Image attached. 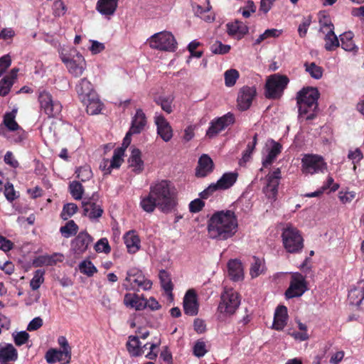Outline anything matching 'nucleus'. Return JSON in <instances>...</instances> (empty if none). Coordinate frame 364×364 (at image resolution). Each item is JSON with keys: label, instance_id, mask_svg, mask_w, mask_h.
<instances>
[{"label": "nucleus", "instance_id": "49530a36", "mask_svg": "<svg viewBox=\"0 0 364 364\" xmlns=\"http://www.w3.org/2000/svg\"><path fill=\"white\" fill-rule=\"evenodd\" d=\"M124 154V148H117L114 150L113 156L109 160L110 164L107 169L119 168L124 161L123 156Z\"/></svg>", "mask_w": 364, "mask_h": 364}, {"label": "nucleus", "instance_id": "79ce46f5", "mask_svg": "<svg viewBox=\"0 0 364 364\" xmlns=\"http://www.w3.org/2000/svg\"><path fill=\"white\" fill-rule=\"evenodd\" d=\"M202 43L198 40L195 39L190 42L187 46V50L190 53V56L186 59V63L189 64L192 58H200L203 54V51L198 50Z\"/></svg>", "mask_w": 364, "mask_h": 364}, {"label": "nucleus", "instance_id": "1a4fd4ad", "mask_svg": "<svg viewBox=\"0 0 364 364\" xmlns=\"http://www.w3.org/2000/svg\"><path fill=\"white\" fill-rule=\"evenodd\" d=\"M238 173L235 171L227 172L217 181L208 186L203 191L200 193L202 198H208L213 193L219 190H227L231 188L237 181Z\"/></svg>", "mask_w": 364, "mask_h": 364}, {"label": "nucleus", "instance_id": "680f3d73", "mask_svg": "<svg viewBox=\"0 0 364 364\" xmlns=\"http://www.w3.org/2000/svg\"><path fill=\"white\" fill-rule=\"evenodd\" d=\"M13 336L14 343L18 346L26 343L29 338V334L25 331H20L16 334H13Z\"/></svg>", "mask_w": 364, "mask_h": 364}, {"label": "nucleus", "instance_id": "6ab92c4d", "mask_svg": "<svg viewBox=\"0 0 364 364\" xmlns=\"http://www.w3.org/2000/svg\"><path fill=\"white\" fill-rule=\"evenodd\" d=\"M214 168V164L208 154H203L198 159L196 168V176L204 178L210 174Z\"/></svg>", "mask_w": 364, "mask_h": 364}, {"label": "nucleus", "instance_id": "5fc2aeb1", "mask_svg": "<svg viewBox=\"0 0 364 364\" xmlns=\"http://www.w3.org/2000/svg\"><path fill=\"white\" fill-rule=\"evenodd\" d=\"M78 208L76 204L70 203H66L63 205L60 217L63 220H68L69 218L72 217L77 210Z\"/></svg>", "mask_w": 364, "mask_h": 364}, {"label": "nucleus", "instance_id": "603ef678", "mask_svg": "<svg viewBox=\"0 0 364 364\" xmlns=\"http://www.w3.org/2000/svg\"><path fill=\"white\" fill-rule=\"evenodd\" d=\"M79 269L81 273L86 274L88 277H92L97 271V268L90 260H84L80 262L79 264Z\"/></svg>", "mask_w": 364, "mask_h": 364}, {"label": "nucleus", "instance_id": "a19ab883", "mask_svg": "<svg viewBox=\"0 0 364 364\" xmlns=\"http://www.w3.org/2000/svg\"><path fill=\"white\" fill-rule=\"evenodd\" d=\"M45 358L46 361L50 364L56 362H63L64 363L66 362L65 353L61 350L51 348L46 352Z\"/></svg>", "mask_w": 364, "mask_h": 364}, {"label": "nucleus", "instance_id": "a211bd4d", "mask_svg": "<svg viewBox=\"0 0 364 364\" xmlns=\"http://www.w3.org/2000/svg\"><path fill=\"white\" fill-rule=\"evenodd\" d=\"M92 237L86 232H80L71 242V250L77 255L84 253L92 242Z\"/></svg>", "mask_w": 364, "mask_h": 364}, {"label": "nucleus", "instance_id": "412c9836", "mask_svg": "<svg viewBox=\"0 0 364 364\" xmlns=\"http://www.w3.org/2000/svg\"><path fill=\"white\" fill-rule=\"evenodd\" d=\"M282 151V146L274 141H271L266 145V154L262 159V165L264 167L270 166Z\"/></svg>", "mask_w": 364, "mask_h": 364}, {"label": "nucleus", "instance_id": "c9c22d12", "mask_svg": "<svg viewBox=\"0 0 364 364\" xmlns=\"http://www.w3.org/2000/svg\"><path fill=\"white\" fill-rule=\"evenodd\" d=\"M63 255L53 254L52 255H41L38 257L33 261L35 267L52 266L56 264L57 262L62 261Z\"/></svg>", "mask_w": 364, "mask_h": 364}, {"label": "nucleus", "instance_id": "4468645a", "mask_svg": "<svg viewBox=\"0 0 364 364\" xmlns=\"http://www.w3.org/2000/svg\"><path fill=\"white\" fill-rule=\"evenodd\" d=\"M98 195L93 193L91 197H85L82 201L83 215L88 217L91 220L98 219L103 213L102 208L96 203Z\"/></svg>", "mask_w": 364, "mask_h": 364}, {"label": "nucleus", "instance_id": "473e14b6", "mask_svg": "<svg viewBox=\"0 0 364 364\" xmlns=\"http://www.w3.org/2000/svg\"><path fill=\"white\" fill-rule=\"evenodd\" d=\"M146 124V119L145 114L143 112L142 109H138L135 116L133 117L129 130L134 134H139L144 129Z\"/></svg>", "mask_w": 364, "mask_h": 364}, {"label": "nucleus", "instance_id": "c756f323", "mask_svg": "<svg viewBox=\"0 0 364 364\" xmlns=\"http://www.w3.org/2000/svg\"><path fill=\"white\" fill-rule=\"evenodd\" d=\"M228 272L233 281H239L243 278V268L238 259H230L228 263Z\"/></svg>", "mask_w": 364, "mask_h": 364}, {"label": "nucleus", "instance_id": "37998d69", "mask_svg": "<svg viewBox=\"0 0 364 364\" xmlns=\"http://www.w3.org/2000/svg\"><path fill=\"white\" fill-rule=\"evenodd\" d=\"M173 97L171 95L159 96L154 99V102L167 114L173 112Z\"/></svg>", "mask_w": 364, "mask_h": 364}, {"label": "nucleus", "instance_id": "4d7b16f0", "mask_svg": "<svg viewBox=\"0 0 364 364\" xmlns=\"http://www.w3.org/2000/svg\"><path fill=\"white\" fill-rule=\"evenodd\" d=\"M230 50V46L225 45L220 41H215L210 46V50L214 54L223 55Z\"/></svg>", "mask_w": 364, "mask_h": 364}, {"label": "nucleus", "instance_id": "3c124183", "mask_svg": "<svg viewBox=\"0 0 364 364\" xmlns=\"http://www.w3.org/2000/svg\"><path fill=\"white\" fill-rule=\"evenodd\" d=\"M239 72L235 69H230L225 72V84L227 87L233 86L239 78Z\"/></svg>", "mask_w": 364, "mask_h": 364}, {"label": "nucleus", "instance_id": "e2e57ef3", "mask_svg": "<svg viewBox=\"0 0 364 364\" xmlns=\"http://www.w3.org/2000/svg\"><path fill=\"white\" fill-rule=\"evenodd\" d=\"M96 252L109 253L111 250L108 240L106 238H102L97 241L95 245Z\"/></svg>", "mask_w": 364, "mask_h": 364}, {"label": "nucleus", "instance_id": "f8f14e48", "mask_svg": "<svg viewBox=\"0 0 364 364\" xmlns=\"http://www.w3.org/2000/svg\"><path fill=\"white\" fill-rule=\"evenodd\" d=\"M281 178L282 173L279 168H275L265 176L263 192L268 199L275 200Z\"/></svg>", "mask_w": 364, "mask_h": 364}, {"label": "nucleus", "instance_id": "de8ad7c7", "mask_svg": "<svg viewBox=\"0 0 364 364\" xmlns=\"http://www.w3.org/2000/svg\"><path fill=\"white\" fill-rule=\"evenodd\" d=\"M78 226L74 220H69L64 226L60 227V232L65 238L75 235L78 231Z\"/></svg>", "mask_w": 364, "mask_h": 364}, {"label": "nucleus", "instance_id": "393cba45", "mask_svg": "<svg viewBox=\"0 0 364 364\" xmlns=\"http://www.w3.org/2000/svg\"><path fill=\"white\" fill-rule=\"evenodd\" d=\"M227 32L228 35L241 39L248 32V27L242 22L235 21L227 24Z\"/></svg>", "mask_w": 364, "mask_h": 364}, {"label": "nucleus", "instance_id": "4c0bfd02", "mask_svg": "<svg viewBox=\"0 0 364 364\" xmlns=\"http://www.w3.org/2000/svg\"><path fill=\"white\" fill-rule=\"evenodd\" d=\"M191 6L195 16L200 17L203 20L208 22H210L214 20V16L212 14H206V13H208L211 9V6H210L208 1L205 8H203L201 6L195 3H192Z\"/></svg>", "mask_w": 364, "mask_h": 364}, {"label": "nucleus", "instance_id": "9d476101", "mask_svg": "<svg viewBox=\"0 0 364 364\" xmlns=\"http://www.w3.org/2000/svg\"><path fill=\"white\" fill-rule=\"evenodd\" d=\"M240 304L238 293L232 288L225 287L218 306L220 313L232 314Z\"/></svg>", "mask_w": 364, "mask_h": 364}, {"label": "nucleus", "instance_id": "c03bdc74", "mask_svg": "<svg viewBox=\"0 0 364 364\" xmlns=\"http://www.w3.org/2000/svg\"><path fill=\"white\" fill-rule=\"evenodd\" d=\"M265 269L264 261L258 257H254L253 262H252L251 267L250 269V274L252 278L257 277L262 273Z\"/></svg>", "mask_w": 364, "mask_h": 364}, {"label": "nucleus", "instance_id": "2eb2a0df", "mask_svg": "<svg viewBox=\"0 0 364 364\" xmlns=\"http://www.w3.org/2000/svg\"><path fill=\"white\" fill-rule=\"evenodd\" d=\"M234 120L235 118L233 114L230 112L212 120L210 123V127L206 132V135L210 138L215 136L229 125L233 124Z\"/></svg>", "mask_w": 364, "mask_h": 364}, {"label": "nucleus", "instance_id": "dca6fc26", "mask_svg": "<svg viewBox=\"0 0 364 364\" xmlns=\"http://www.w3.org/2000/svg\"><path fill=\"white\" fill-rule=\"evenodd\" d=\"M199 310V301L196 291L189 289L183 296V311L188 316H196Z\"/></svg>", "mask_w": 364, "mask_h": 364}, {"label": "nucleus", "instance_id": "20e7f679", "mask_svg": "<svg viewBox=\"0 0 364 364\" xmlns=\"http://www.w3.org/2000/svg\"><path fill=\"white\" fill-rule=\"evenodd\" d=\"M282 245L287 252L300 253L304 248V238L301 232L291 224H286L281 233Z\"/></svg>", "mask_w": 364, "mask_h": 364}, {"label": "nucleus", "instance_id": "f03ea898", "mask_svg": "<svg viewBox=\"0 0 364 364\" xmlns=\"http://www.w3.org/2000/svg\"><path fill=\"white\" fill-rule=\"evenodd\" d=\"M150 193L158 202V208L163 213H169L177 205L175 189L170 181L162 180L150 188Z\"/></svg>", "mask_w": 364, "mask_h": 364}, {"label": "nucleus", "instance_id": "8fccbe9b", "mask_svg": "<svg viewBox=\"0 0 364 364\" xmlns=\"http://www.w3.org/2000/svg\"><path fill=\"white\" fill-rule=\"evenodd\" d=\"M16 112V109H13L11 112L6 113L4 117L5 126L11 131H16L19 128L18 124L15 121Z\"/></svg>", "mask_w": 364, "mask_h": 364}, {"label": "nucleus", "instance_id": "2f4dec72", "mask_svg": "<svg viewBox=\"0 0 364 364\" xmlns=\"http://www.w3.org/2000/svg\"><path fill=\"white\" fill-rule=\"evenodd\" d=\"M159 278L162 289L166 292L169 301L171 302L173 300L172 294L173 284L171 282L169 273L166 270L162 269L159 272Z\"/></svg>", "mask_w": 364, "mask_h": 364}, {"label": "nucleus", "instance_id": "9b49d317", "mask_svg": "<svg viewBox=\"0 0 364 364\" xmlns=\"http://www.w3.org/2000/svg\"><path fill=\"white\" fill-rule=\"evenodd\" d=\"M308 290L307 283L305 277L299 272L291 274L289 287L285 291L287 299L299 297Z\"/></svg>", "mask_w": 364, "mask_h": 364}, {"label": "nucleus", "instance_id": "58836bf2", "mask_svg": "<svg viewBox=\"0 0 364 364\" xmlns=\"http://www.w3.org/2000/svg\"><path fill=\"white\" fill-rule=\"evenodd\" d=\"M127 343V350L132 356H139L144 353L141 343L137 336H129Z\"/></svg>", "mask_w": 364, "mask_h": 364}, {"label": "nucleus", "instance_id": "338daca9", "mask_svg": "<svg viewBox=\"0 0 364 364\" xmlns=\"http://www.w3.org/2000/svg\"><path fill=\"white\" fill-rule=\"evenodd\" d=\"M311 19L310 16L304 18L303 19L302 23L299 26L298 33L301 38H304L306 36L307 33L308 28L311 24Z\"/></svg>", "mask_w": 364, "mask_h": 364}, {"label": "nucleus", "instance_id": "0eeeda50", "mask_svg": "<svg viewBox=\"0 0 364 364\" xmlns=\"http://www.w3.org/2000/svg\"><path fill=\"white\" fill-rule=\"evenodd\" d=\"M289 82V78L280 74L270 75L265 85V96L268 99H279Z\"/></svg>", "mask_w": 364, "mask_h": 364}, {"label": "nucleus", "instance_id": "c85d7f7f", "mask_svg": "<svg viewBox=\"0 0 364 364\" xmlns=\"http://www.w3.org/2000/svg\"><path fill=\"white\" fill-rule=\"evenodd\" d=\"M354 33L352 31H346L340 35V41L341 43V48L348 52L357 53L358 51V46H357L353 41Z\"/></svg>", "mask_w": 364, "mask_h": 364}, {"label": "nucleus", "instance_id": "39448f33", "mask_svg": "<svg viewBox=\"0 0 364 364\" xmlns=\"http://www.w3.org/2000/svg\"><path fill=\"white\" fill-rule=\"evenodd\" d=\"M124 282L122 286L129 291H146L151 289L152 287L151 281L146 279L142 272L136 268H132L127 271Z\"/></svg>", "mask_w": 364, "mask_h": 364}, {"label": "nucleus", "instance_id": "a878e982", "mask_svg": "<svg viewBox=\"0 0 364 364\" xmlns=\"http://www.w3.org/2000/svg\"><path fill=\"white\" fill-rule=\"evenodd\" d=\"M141 151L134 148L132 149L131 155L128 159L129 166L132 168L133 172L139 174L144 170V161L141 158Z\"/></svg>", "mask_w": 364, "mask_h": 364}, {"label": "nucleus", "instance_id": "09e8293b", "mask_svg": "<svg viewBox=\"0 0 364 364\" xmlns=\"http://www.w3.org/2000/svg\"><path fill=\"white\" fill-rule=\"evenodd\" d=\"M306 71L311 77L318 80L322 77L323 68L317 65L315 63H306L304 64Z\"/></svg>", "mask_w": 364, "mask_h": 364}, {"label": "nucleus", "instance_id": "6e6d98bb", "mask_svg": "<svg viewBox=\"0 0 364 364\" xmlns=\"http://www.w3.org/2000/svg\"><path fill=\"white\" fill-rule=\"evenodd\" d=\"M45 271L42 269H37L33 275V277L30 282V287L33 290H37L44 281L43 275Z\"/></svg>", "mask_w": 364, "mask_h": 364}, {"label": "nucleus", "instance_id": "aec40b11", "mask_svg": "<svg viewBox=\"0 0 364 364\" xmlns=\"http://www.w3.org/2000/svg\"><path fill=\"white\" fill-rule=\"evenodd\" d=\"M155 123L157 127V133L165 141H168L172 136V129L169 123L162 114H156L154 117Z\"/></svg>", "mask_w": 364, "mask_h": 364}, {"label": "nucleus", "instance_id": "69168bd1", "mask_svg": "<svg viewBox=\"0 0 364 364\" xmlns=\"http://www.w3.org/2000/svg\"><path fill=\"white\" fill-rule=\"evenodd\" d=\"M4 195H5L6 198L10 202H12L17 198L16 191L14 188V186L11 183L7 182L5 184Z\"/></svg>", "mask_w": 364, "mask_h": 364}, {"label": "nucleus", "instance_id": "a18cd8bd", "mask_svg": "<svg viewBox=\"0 0 364 364\" xmlns=\"http://www.w3.org/2000/svg\"><path fill=\"white\" fill-rule=\"evenodd\" d=\"M140 205L147 213H152L156 207L158 208V202L150 192L147 196L141 199Z\"/></svg>", "mask_w": 364, "mask_h": 364}, {"label": "nucleus", "instance_id": "774afa93", "mask_svg": "<svg viewBox=\"0 0 364 364\" xmlns=\"http://www.w3.org/2000/svg\"><path fill=\"white\" fill-rule=\"evenodd\" d=\"M77 177L80 179L82 181H85L87 179L90 178L92 176V173L90 168L87 167H80L77 171Z\"/></svg>", "mask_w": 364, "mask_h": 364}, {"label": "nucleus", "instance_id": "7ed1b4c3", "mask_svg": "<svg viewBox=\"0 0 364 364\" xmlns=\"http://www.w3.org/2000/svg\"><path fill=\"white\" fill-rule=\"evenodd\" d=\"M319 92L315 87H304L296 94L299 117L313 119L318 108Z\"/></svg>", "mask_w": 364, "mask_h": 364}, {"label": "nucleus", "instance_id": "7c9ffc66", "mask_svg": "<svg viewBox=\"0 0 364 364\" xmlns=\"http://www.w3.org/2000/svg\"><path fill=\"white\" fill-rule=\"evenodd\" d=\"M117 8V0H98L96 9L102 15H113Z\"/></svg>", "mask_w": 364, "mask_h": 364}, {"label": "nucleus", "instance_id": "5701e85b", "mask_svg": "<svg viewBox=\"0 0 364 364\" xmlns=\"http://www.w3.org/2000/svg\"><path fill=\"white\" fill-rule=\"evenodd\" d=\"M67 68L69 73L75 77L81 76L86 69V62L83 56L80 53H77L75 58L70 62Z\"/></svg>", "mask_w": 364, "mask_h": 364}, {"label": "nucleus", "instance_id": "f3484780", "mask_svg": "<svg viewBox=\"0 0 364 364\" xmlns=\"http://www.w3.org/2000/svg\"><path fill=\"white\" fill-rule=\"evenodd\" d=\"M256 95L255 87L245 86L241 88L237 96V106L240 110H247L252 105Z\"/></svg>", "mask_w": 364, "mask_h": 364}, {"label": "nucleus", "instance_id": "cd10ccee", "mask_svg": "<svg viewBox=\"0 0 364 364\" xmlns=\"http://www.w3.org/2000/svg\"><path fill=\"white\" fill-rule=\"evenodd\" d=\"M18 358L17 350L12 344L7 343L0 346V362L8 363L16 361Z\"/></svg>", "mask_w": 364, "mask_h": 364}, {"label": "nucleus", "instance_id": "bf43d9fd", "mask_svg": "<svg viewBox=\"0 0 364 364\" xmlns=\"http://www.w3.org/2000/svg\"><path fill=\"white\" fill-rule=\"evenodd\" d=\"M13 82L9 79V76L4 77L0 82V95L6 96L9 94Z\"/></svg>", "mask_w": 364, "mask_h": 364}, {"label": "nucleus", "instance_id": "f257e3e1", "mask_svg": "<svg viewBox=\"0 0 364 364\" xmlns=\"http://www.w3.org/2000/svg\"><path fill=\"white\" fill-rule=\"evenodd\" d=\"M237 216L231 210L213 213L207 223L208 236L210 239L224 242L234 237L238 231Z\"/></svg>", "mask_w": 364, "mask_h": 364}, {"label": "nucleus", "instance_id": "6e6552de", "mask_svg": "<svg viewBox=\"0 0 364 364\" xmlns=\"http://www.w3.org/2000/svg\"><path fill=\"white\" fill-rule=\"evenodd\" d=\"M327 168V164L319 155L305 154L301 159V172L304 175L324 173Z\"/></svg>", "mask_w": 364, "mask_h": 364}, {"label": "nucleus", "instance_id": "052dcab7", "mask_svg": "<svg viewBox=\"0 0 364 364\" xmlns=\"http://www.w3.org/2000/svg\"><path fill=\"white\" fill-rule=\"evenodd\" d=\"M348 157L350 159L354 164L353 170L356 169V164L359 163L363 159V156L360 149H355L354 150L349 151Z\"/></svg>", "mask_w": 364, "mask_h": 364}, {"label": "nucleus", "instance_id": "e433bc0d", "mask_svg": "<svg viewBox=\"0 0 364 364\" xmlns=\"http://www.w3.org/2000/svg\"><path fill=\"white\" fill-rule=\"evenodd\" d=\"M124 303L126 306H129L138 311L146 308V300L136 294H126Z\"/></svg>", "mask_w": 364, "mask_h": 364}, {"label": "nucleus", "instance_id": "ea45409f", "mask_svg": "<svg viewBox=\"0 0 364 364\" xmlns=\"http://www.w3.org/2000/svg\"><path fill=\"white\" fill-rule=\"evenodd\" d=\"M323 34H325V49L326 50L331 51L335 50L336 48L339 47V39L335 34L334 31H332V28H331V30H329L327 33H324Z\"/></svg>", "mask_w": 364, "mask_h": 364}, {"label": "nucleus", "instance_id": "423d86ee", "mask_svg": "<svg viewBox=\"0 0 364 364\" xmlns=\"http://www.w3.org/2000/svg\"><path fill=\"white\" fill-rule=\"evenodd\" d=\"M149 47L162 51L173 52L176 50L177 42L171 33L162 31L152 35L146 41Z\"/></svg>", "mask_w": 364, "mask_h": 364}, {"label": "nucleus", "instance_id": "72a5a7b5", "mask_svg": "<svg viewBox=\"0 0 364 364\" xmlns=\"http://www.w3.org/2000/svg\"><path fill=\"white\" fill-rule=\"evenodd\" d=\"M124 240L129 253H135L139 250L140 240L134 231L127 232L124 236Z\"/></svg>", "mask_w": 364, "mask_h": 364}, {"label": "nucleus", "instance_id": "4be33fe9", "mask_svg": "<svg viewBox=\"0 0 364 364\" xmlns=\"http://www.w3.org/2000/svg\"><path fill=\"white\" fill-rule=\"evenodd\" d=\"M75 90L81 101H85L87 97H93L97 94L91 82L85 77L79 80Z\"/></svg>", "mask_w": 364, "mask_h": 364}, {"label": "nucleus", "instance_id": "864d4df0", "mask_svg": "<svg viewBox=\"0 0 364 364\" xmlns=\"http://www.w3.org/2000/svg\"><path fill=\"white\" fill-rule=\"evenodd\" d=\"M70 194L75 200H80L84 192L82 184L78 181H73L69 186Z\"/></svg>", "mask_w": 364, "mask_h": 364}, {"label": "nucleus", "instance_id": "0e129e2a", "mask_svg": "<svg viewBox=\"0 0 364 364\" xmlns=\"http://www.w3.org/2000/svg\"><path fill=\"white\" fill-rule=\"evenodd\" d=\"M207 353L205 343L202 341H198L193 346V353L196 356L200 358Z\"/></svg>", "mask_w": 364, "mask_h": 364}, {"label": "nucleus", "instance_id": "13d9d810", "mask_svg": "<svg viewBox=\"0 0 364 364\" xmlns=\"http://www.w3.org/2000/svg\"><path fill=\"white\" fill-rule=\"evenodd\" d=\"M58 343L63 348L62 351L65 353L66 362L65 364L70 363L71 359V348L65 336H60L58 339Z\"/></svg>", "mask_w": 364, "mask_h": 364}, {"label": "nucleus", "instance_id": "b1692460", "mask_svg": "<svg viewBox=\"0 0 364 364\" xmlns=\"http://www.w3.org/2000/svg\"><path fill=\"white\" fill-rule=\"evenodd\" d=\"M364 299V282L360 281L348 292V301L351 305L358 306Z\"/></svg>", "mask_w": 364, "mask_h": 364}, {"label": "nucleus", "instance_id": "ddd939ff", "mask_svg": "<svg viewBox=\"0 0 364 364\" xmlns=\"http://www.w3.org/2000/svg\"><path fill=\"white\" fill-rule=\"evenodd\" d=\"M38 100L41 109L49 117H55L60 113L62 105L58 101H53L49 92L46 91L40 92Z\"/></svg>", "mask_w": 364, "mask_h": 364}, {"label": "nucleus", "instance_id": "bb28decb", "mask_svg": "<svg viewBox=\"0 0 364 364\" xmlns=\"http://www.w3.org/2000/svg\"><path fill=\"white\" fill-rule=\"evenodd\" d=\"M287 308L284 306H278L274 313L273 328L277 331L282 330L287 324Z\"/></svg>", "mask_w": 364, "mask_h": 364}, {"label": "nucleus", "instance_id": "f704fd0d", "mask_svg": "<svg viewBox=\"0 0 364 364\" xmlns=\"http://www.w3.org/2000/svg\"><path fill=\"white\" fill-rule=\"evenodd\" d=\"M82 102L86 105V110L87 114L90 115L97 114L100 112L102 107V103L97 94H95V96L93 97H87L85 101H82Z\"/></svg>", "mask_w": 364, "mask_h": 364}]
</instances>
